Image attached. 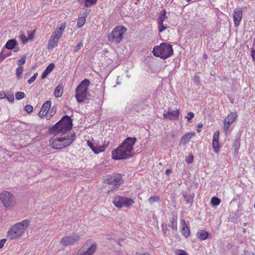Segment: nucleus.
Here are the masks:
<instances>
[{
	"label": "nucleus",
	"instance_id": "37",
	"mask_svg": "<svg viewBox=\"0 0 255 255\" xmlns=\"http://www.w3.org/2000/svg\"><path fill=\"white\" fill-rule=\"evenodd\" d=\"M24 110L27 112V113L30 114L33 111V107L31 105H27L25 106Z\"/></svg>",
	"mask_w": 255,
	"mask_h": 255
},
{
	"label": "nucleus",
	"instance_id": "5",
	"mask_svg": "<svg viewBox=\"0 0 255 255\" xmlns=\"http://www.w3.org/2000/svg\"><path fill=\"white\" fill-rule=\"evenodd\" d=\"M90 85V81L85 79L77 87L75 90V97L78 103H82L88 99L87 90Z\"/></svg>",
	"mask_w": 255,
	"mask_h": 255
},
{
	"label": "nucleus",
	"instance_id": "43",
	"mask_svg": "<svg viewBox=\"0 0 255 255\" xmlns=\"http://www.w3.org/2000/svg\"><path fill=\"white\" fill-rule=\"evenodd\" d=\"M118 244L120 246H123L126 244V242L125 239H121L118 240Z\"/></svg>",
	"mask_w": 255,
	"mask_h": 255
},
{
	"label": "nucleus",
	"instance_id": "45",
	"mask_svg": "<svg viewBox=\"0 0 255 255\" xmlns=\"http://www.w3.org/2000/svg\"><path fill=\"white\" fill-rule=\"evenodd\" d=\"M34 221H33L32 220L31 218H30V219H25L20 222H19L18 223H23V224H25V223H29L30 222H33Z\"/></svg>",
	"mask_w": 255,
	"mask_h": 255
},
{
	"label": "nucleus",
	"instance_id": "27",
	"mask_svg": "<svg viewBox=\"0 0 255 255\" xmlns=\"http://www.w3.org/2000/svg\"><path fill=\"white\" fill-rule=\"evenodd\" d=\"M51 107L50 101H46L42 105L41 110L46 113H47L48 111L50 109Z\"/></svg>",
	"mask_w": 255,
	"mask_h": 255
},
{
	"label": "nucleus",
	"instance_id": "50",
	"mask_svg": "<svg viewBox=\"0 0 255 255\" xmlns=\"http://www.w3.org/2000/svg\"><path fill=\"white\" fill-rule=\"evenodd\" d=\"M46 115H47V114L45 112L42 111L41 110H40V111L38 113V116L40 117H44V116H45L46 117Z\"/></svg>",
	"mask_w": 255,
	"mask_h": 255
},
{
	"label": "nucleus",
	"instance_id": "54",
	"mask_svg": "<svg viewBox=\"0 0 255 255\" xmlns=\"http://www.w3.org/2000/svg\"><path fill=\"white\" fill-rule=\"evenodd\" d=\"M203 127V124L200 123V124H199L198 125V129H197V131L198 132H200V128H202Z\"/></svg>",
	"mask_w": 255,
	"mask_h": 255
},
{
	"label": "nucleus",
	"instance_id": "19",
	"mask_svg": "<svg viewBox=\"0 0 255 255\" xmlns=\"http://www.w3.org/2000/svg\"><path fill=\"white\" fill-rule=\"evenodd\" d=\"M109 141H105L104 144L102 146H97L93 152L96 154H98L101 152L105 151V149L108 147Z\"/></svg>",
	"mask_w": 255,
	"mask_h": 255
},
{
	"label": "nucleus",
	"instance_id": "10",
	"mask_svg": "<svg viewBox=\"0 0 255 255\" xmlns=\"http://www.w3.org/2000/svg\"><path fill=\"white\" fill-rule=\"evenodd\" d=\"M26 229L25 224H14L9 230L8 236L13 239L21 236Z\"/></svg>",
	"mask_w": 255,
	"mask_h": 255
},
{
	"label": "nucleus",
	"instance_id": "46",
	"mask_svg": "<svg viewBox=\"0 0 255 255\" xmlns=\"http://www.w3.org/2000/svg\"><path fill=\"white\" fill-rule=\"evenodd\" d=\"M6 241V240L5 239H3L0 240V249H1L3 247Z\"/></svg>",
	"mask_w": 255,
	"mask_h": 255
},
{
	"label": "nucleus",
	"instance_id": "44",
	"mask_svg": "<svg viewBox=\"0 0 255 255\" xmlns=\"http://www.w3.org/2000/svg\"><path fill=\"white\" fill-rule=\"evenodd\" d=\"M88 145L90 147V148L93 151V150H95L96 146L94 145V144L91 142L89 140H88L87 142Z\"/></svg>",
	"mask_w": 255,
	"mask_h": 255
},
{
	"label": "nucleus",
	"instance_id": "55",
	"mask_svg": "<svg viewBox=\"0 0 255 255\" xmlns=\"http://www.w3.org/2000/svg\"><path fill=\"white\" fill-rule=\"evenodd\" d=\"M6 57L5 56L3 55L2 53L1 52L0 54V62L1 61H2L4 59H5Z\"/></svg>",
	"mask_w": 255,
	"mask_h": 255
},
{
	"label": "nucleus",
	"instance_id": "51",
	"mask_svg": "<svg viewBox=\"0 0 255 255\" xmlns=\"http://www.w3.org/2000/svg\"><path fill=\"white\" fill-rule=\"evenodd\" d=\"M135 255H151L150 254L146 252H137Z\"/></svg>",
	"mask_w": 255,
	"mask_h": 255
},
{
	"label": "nucleus",
	"instance_id": "47",
	"mask_svg": "<svg viewBox=\"0 0 255 255\" xmlns=\"http://www.w3.org/2000/svg\"><path fill=\"white\" fill-rule=\"evenodd\" d=\"M34 33L31 32H28L27 34V40H32L33 38Z\"/></svg>",
	"mask_w": 255,
	"mask_h": 255
},
{
	"label": "nucleus",
	"instance_id": "49",
	"mask_svg": "<svg viewBox=\"0 0 255 255\" xmlns=\"http://www.w3.org/2000/svg\"><path fill=\"white\" fill-rule=\"evenodd\" d=\"M176 254L177 255H187L186 252L182 250H179L177 253Z\"/></svg>",
	"mask_w": 255,
	"mask_h": 255
},
{
	"label": "nucleus",
	"instance_id": "13",
	"mask_svg": "<svg viewBox=\"0 0 255 255\" xmlns=\"http://www.w3.org/2000/svg\"><path fill=\"white\" fill-rule=\"evenodd\" d=\"M80 237L76 234H74L72 236H66L63 238L61 240V244L64 246H71L79 240Z\"/></svg>",
	"mask_w": 255,
	"mask_h": 255
},
{
	"label": "nucleus",
	"instance_id": "39",
	"mask_svg": "<svg viewBox=\"0 0 255 255\" xmlns=\"http://www.w3.org/2000/svg\"><path fill=\"white\" fill-rule=\"evenodd\" d=\"M38 75L37 73H35L28 80V83L29 84H31L32 83H33L35 80L36 79L37 76Z\"/></svg>",
	"mask_w": 255,
	"mask_h": 255
},
{
	"label": "nucleus",
	"instance_id": "48",
	"mask_svg": "<svg viewBox=\"0 0 255 255\" xmlns=\"http://www.w3.org/2000/svg\"><path fill=\"white\" fill-rule=\"evenodd\" d=\"M20 37L23 43H26L27 42V38L24 35L21 34Z\"/></svg>",
	"mask_w": 255,
	"mask_h": 255
},
{
	"label": "nucleus",
	"instance_id": "58",
	"mask_svg": "<svg viewBox=\"0 0 255 255\" xmlns=\"http://www.w3.org/2000/svg\"><path fill=\"white\" fill-rule=\"evenodd\" d=\"M170 173H171V171L170 169H167L165 171V174L167 175H168Z\"/></svg>",
	"mask_w": 255,
	"mask_h": 255
},
{
	"label": "nucleus",
	"instance_id": "42",
	"mask_svg": "<svg viewBox=\"0 0 255 255\" xmlns=\"http://www.w3.org/2000/svg\"><path fill=\"white\" fill-rule=\"evenodd\" d=\"M188 117H186L187 121L190 122L191 119L194 117V114L192 112H189L188 113Z\"/></svg>",
	"mask_w": 255,
	"mask_h": 255
},
{
	"label": "nucleus",
	"instance_id": "1",
	"mask_svg": "<svg viewBox=\"0 0 255 255\" xmlns=\"http://www.w3.org/2000/svg\"><path fill=\"white\" fill-rule=\"evenodd\" d=\"M136 141L135 137H128L115 150L112 151L115 159H126L132 156L133 146Z\"/></svg>",
	"mask_w": 255,
	"mask_h": 255
},
{
	"label": "nucleus",
	"instance_id": "30",
	"mask_svg": "<svg viewBox=\"0 0 255 255\" xmlns=\"http://www.w3.org/2000/svg\"><path fill=\"white\" fill-rule=\"evenodd\" d=\"M149 203L151 204L155 202H159L160 201V199L158 196H153L150 197L148 200Z\"/></svg>",
	"mask_w": 255,
	"mask_h": 255
},
{
	"label": "nucleus",
	"instance_id": "36",
	"mask_svg": "<svg viewBox=\"0 0 255 255\" xmlns=\"http://www.w3.org/2000/svg\"><path fill=\"white\" fill-rule=\"evenodd\" d=\"M233 146L234 148L238 150L240 146V140L238 138L236 139L233 143Z\"/></svg>",
	"mask_w": 255,
	"mask_h": 255
},
{
	"label": "nucleus",
	"instance_id": "22",
	"mask_svg": "<svg viewBox=\"0 0 255 255\" xmlns=\"http://www.w3.org/2000/svg\"><path fill=\"white\" fill-rule=\"evenodd\" d=\"M16 44V41L15 39H12L7 41L5 45V47L8 49L12 50L15 47Z\"/></svg>",
	"mask_w": 255,
	"mask_h": 255
},
{
	"label": "nucleus",
	"instance_id": "25",
	"mask_svg": "<svg viewBox=\"0 0 255 255\" xmlns=\"http://www.w3.org/2000/svg\"><path fill=\"white\" fill-rule=\"evenodd\" d=\"M182 195L185 201L188 203L192 204L193 202V196L188 194L186 192H183Z\"/></svg>",
	"mask_w": 255,
	"mask_h": 255
},
{
	"label": "nucleus",
	"instance_id": "20",
	"mask_svg": "<svg viewBox=\"0 0 255 255\" xmlns=\"http://www.w3.org/2000/svg\"><path fill=\"white\" fill-rule=\"evenodd\" d=\"M169 118L170 120H176L178 118L180 113L179 110L173 111L172 109H169Z\"/></svg>",
	"mask_w": 255,
	"mask_h": 255
},
{
	"label": "nucleus",
	"instance_id": "23",
	"mask_svg": "<svg viewBox=\"0 0 255 255\" xmlns=\"http://www.w3.org/2000/svg\"><path fill=\"white\" fill-rule=\"evenodd\" d=\"M180 231L183 236L187 238L189 236L190 230L189 227L187 226V224H182Z\"/></svg>",
	"mask_w": 255,
	"mask_h": 255
},
{
	"label": "nucleus",
	"instance_id": "32",
	"mask_svg": "<svg viewBox=\"0 0 255 255\" xmlns=\"http://www.w3.org/2000/svg\"><path fill=\"white\" fill-rule=\"evenodd\" d=\"M23 72V67L19 66L16 70V75L17 78L19 79L20 77L22 74Z\"/></svg>",
	"mask_w": 255,
	"mask_h": 255
},
{
	"label": "nucleus",
	"instance_id": "28",
	"mask_svg": "<svg viewBox=\"0 0 255 255\" xmlns=\"http://www.w3.org/2000/svg\"><path fill=\"white\" fill-rule=\"evenodd\" d=\"M221 200L216 197H213L211 198V204L214 206H218L220 204Z\"/></svg>",
	"mask_w": 255,
	"mask_h": 255
},
{
	"label": "nucleus",
	"instance_id": "38",
	"mask_svg": "<svg viewBox=\"0 0 255 255\" xmlns=\"http://www.w3.org/2000/svg\"><path fill=\"white\" fill-rule=\"evenodd\" d=\"M219 131L217 130L214 133L213 135V141H219Z\"/></svg>",
	"mask_w": 255,
	"mask_h": 255
},
{
	"label": "nucleus",
	"instance_id": "53",
	"mask_svg": "<svg viewBox=\"0 0 255 255\" xmlns=\"http://www.w3.org/2000/svg\"><path fill=\"white\" fill-rule=\"evenodd\" d=\"M251 56L254 61H255V50L252 49L251 52Z\"/></svg>",
	"mask_w": 255,
	"mask_h": 255
},
{
	"label": "nucleus",
	"instance_id": "40",
	"mask_svg": "<svg viewBox=\"0 0 255 255\" xmlns=\"http://www.w3.org/2000/svg\"><path fill=\"white\" fill-rule=\"evenodd\" d=\"M26 61V57L23 56L21 59L19 60L17 63V64L21 66V65L24 64L25 63Z\"/></svg>",
	"mask_w": 255,
	"mask_h": 255
},
{
	"label": "nucleus",
	"instance_id": "33",
	"mask_svg": "<svg viewBox=\"0 0 255 255\" xmlns=\"http://www.w3.org/2000/svg\"><path fill=\"white\" fill-rule=\"evenodd\" d=\"M97 0H86L85 6L86 7H90L92 5L96 3Z\"/></svg>",
	"mask_w": 255,
	"mask_h": 255
},
{
	"label": "nucleus",
	"instance_id": "16",
	"mask_svg": "<svg viewBox=\"0 0 255 255\" xmlns=\"http://www.w3.org/2000/svg\"><path fill=\"white\" fill-rule=\"evenodd\" d=\"M234 18V23L235 26L238 27L240 24V21L243 16V10L241 8H236L234 10L233 14Z\"/></svg>",
	"mask_w": 255,
	"mask_h": 255
},
{
	"label": "nucleus",
	"instance_id": "35",
	"mask_svg": "<svg viewBox=\"0 0 255 255\" xmlns=\"http://www.w3.org/2000/svg\"><path fill=\"white\" fill-rule=\"evenodd\" d=\"M7 100L10 103H13L14 100V95L13 94H9L6 95V97Z\"/></svg>",
	"mask_w": 255,
	"mask_h": 255
},
{
	"label": "nucleus",
	"instance_id": "59",
	"mask_svg": "<svg viewBox=\"0 0 255 255\" xmlns=\"http://www.w3.org/2000/svg\"><path fill=\"white\" fill-rule=\"evenodd\" d=\"M207 56L206 54L204 55V57H205V58H207Z\"/></svg>",
	"mask_w": 255,
	"mask_h": 255
},
{
	"label": "nucleus",
	"instance_id": "34",
	"mask_svg": "<svg viewBox=\"0 0 255 255\" xmlns=\"http://www.w3.org/2000/svg\"><path fill=\"white\" fill-rule=\"evenodd\" d=\"M25 96V94L23 92H18L15 94L16 99L19 100L23 98Z\"/></svg>",
	"mask_w": 255,
	"mask_h": 255
},
{
	"label": "nucleus",
	"instance_id": "60",
	"mask_svg": "<svg viewBox=\"0 0 255 255\" xmlns=\"http://www.w3.org/2000/svg\"><path fill=\"white\" fill-rule=\"evenodd\" d=\"M17 50H18V48H17V50H15L14 51H17Z\"/></svg>",
	"mask_w": 255,
	"mask_h": 255
},
{
	"label": "nucleus",
	"instance_id": "61",
	"mask_svg": "<svg viewBox=\"0 0 255 255\" xmlns=\"http://www.w3.org/2000/svg\"><path fill=\"white\" fill-rule=\"evenodd\" d=\"M187 1H191V0H186Z\"/></svg>",
	"mask_w": 255,
	"mask_h": 255
},
{
	"label": "nucleus",
	"instance_id": "8",
	"mask_svg": "<svg viewBox=\"0 0 255 255\" xmlns=\"http://www.w3.org/2000/svg\"><path fill=\"white\" fill-rule=\"evenodd\" d=\"M97 250V244L92 239L88 240L84 247L79 250L76 255H94Z\"/></svg>",
	"mask_w": 255,
	"mask_h": 255
},
{
	"label": "nucleus",
	"instance_id": "4",
	"mask_svg": "<svg viewBox=\"0 0 255 255\" xmlns=\"http://www.w3.org/2000/svg\"><path fill=\"white\" fill-rule=\"evenodd\" d=\"M152 53L155 57L165 59L173 54V51L171 45L167 43H162L153 48Z\"/></svg>",
	"mask_w": 255,
	"mask_h": 255
},
{
	"label": "nucleus",
	"instance_id": "57",
	"mask_svg": "<svg viewBox=\"0 0 255 255\" xmlns=\"http://www.w3.org/2000/svg\"><path fill=\"white\" fill-rule=\"evenodd\" d=\"M193 161V155L191 156V158L189 159H186V162L188 163H191Z\"/></svg>",
	"mask_w": 255,
	"mask_h": 255
},
{
	"label": "nucleus",
	"instance_id": "21",
	"mask_svg": "<svg viewBox=\"0 0 255 255\" xmlns=\"http://www.w3.org/2000/svg\"><path fill=\"white\" fill-rule=\"evenodd\" d=\"M209 233L204 230H199L196 233L197 237L202 240H205L208 237Z\"/></svg>",
	"mask_w": 255,
	"mask_h": 255
},
{
	"label": "nucleus",
	"instance_id": "41",
	"mask_svg": "<svg viewBox=\"0 0 255 255\" xmlns=\"http://www.w3.org/2000/svg\"><path fill=\"white\" fill-rule=\"evenodd\" d=\"M83 42L82 41L80 42L78 45L76 46V47H75V49L74 50V52H78L81 48V47L83 46Z\"/></svg>",
	"mask_w": 255,
	"mask_h": 255
},
{
	"label": "nucleus",
	"instance_id": "31",
	"mask_svg": "<svg viewBox=\"0 0 255 255\" xmlns=\"http://www.w3.org/2000/svg\"><path fill=\"white\" fill-rule=\"evenodd\" d=\"M212 146H213L214 151L216 153H218L219 152V150H220L219 141H213L212 142Z\"/></svg>",
	"mask_w": 255,
	"mask_h": 255
},
{
	"label": "nucleus",
	"instance_id": "29",
	"mask_svg": "<svg viewBox=\"0 0 255 255\" xmlns=\"http://www.w3.org/2000/svg\"><path fill=\"white\" fill-rule=\"evenodd\" d=\"M86 18L85 17H81L78 19L77 27L78 28L81 27L85 23Z\"/></svg>",
	"mask_w": 255,
	"mask_h": 255
},
{
	"label": "nucleus",
	"instance_id": "7",
	"mask_svg": "<svg viewBox=\"0 0 255 255\" xmlns=\"http://www.w3.org/2000/svg\"><path fill=\"white\" fill-rule=\"evenodd\" d=\"M66 27V23H61L58 25L56 30L52 34L48 43V48L49 49H53L57 44L59 39L61 37L63 32Z\"/></svg>",
	"mask_w": 255,
	"mask_h": 255
},
{
	"label": "nucleus",
	"instance_id": "3",
	"mask_svg": "<svg viewBox=\"0 0 255 255\" xmlns=\"http://www.w3.org/2000/svg\"><path fill=\"white\" fill-rule=\"evenodd\" d=\"M72 127L71 119L68 116H65L56 123L53 127L49 129L51 133H55L56 134H64L69 130Z\"/></svg>",
	"mask_w": 255,
	"mask_h": 255
},
{
	"label": "nucleus",
	"instance_id": "17",
	"mask_svg": "<svg viewBox=\"0 0 255 255\" xmlns=\"http://www.w3.org/2000/svg\"><path fill=\"white\" fill-rule=\"evenodd\" d=\"M195 135L194 132H188L185 135H184L181 138L180 142L183 145L186 144L190 139L192 138V137Z\"/></svg>",
	"mask_w": 255,
	"mask_h": 255
},
{
	"label": "nucleus",
	"instance_id": "12",
	"mask_svg": "<svg viewBox=\"0 0 255 255\" xmlns=\"http://www.w3.org/2000/svg\"><path fill=\"white\" fill-rule=\"evenodd\" d=\"M103 181L105 183L115 186H119L123 183V180L120 174H114L105 176L103 178Z\"/></svg>",
	"mask_w": 255,
	"mask_h": 255
},
{
	"label": "nucleus",
	"instance_id": "18",
	"mask_svg": "<svg viewBox=\"0 0 255 255\" xmlns=\"http://www.w3.org/2000/svg\"><path fill=\"white\" fill-rule=\"evenodd\" d=\"M55 65L53 63L50 64L43 71L41 75V78L42 79H45L47 75L49 74L53 70Z\"/></svg>",
	"mask_w": 255,
	"mask_h": 255
},
{
	"label": "nucleus",
	"instance_id": "2",
	"mask_svg": "<svg viewBox=\"0 0 255 255\" xmlns=\"http://www.w3.org/2000/svg\"><path fill=\"white\" fill-rule=\"evenodd\" d=\"M75 137V133L62 137H58L57 135H55L50 138L49 142L53 148L60 149L69 146L74 141Z\"/></svg>",
	"mask_w": 255,
	"mask_h": 255
},
{
	"label": "nucleus",
	"instance_id": "11",
	"mask_svg": "<svg viewBox=\"0 0 255 255\" xmlns=\"http://www.w3.org/2000/svg\"><path fill=\"white\" fill-rule=\"evenodd\" d=\"M113 202L118 208L129 207L132 205L133 201L125 197L117 196L114 198Z\"/></svg>",
	"mask_w": 255,
	"mask_h": 255
},
{
	"label": "nucleus",
	"instance_id": "15",
	"mask_svg": "<svg viewBox=\"0 0 255 255\" xmlns=\"http://www.w3.org/2000/svg\"><path fill=\"white\" fill-rule=\"evenodd\" d=\"M167 19V16L166 15L165 10H163L160 13L159 17L157 18V23L158 25V31L161 32L167 28V25L163 24V21Z\"/></svg>",
	"mask_w": 255,
	"mask_h": 255
},
{
	"label": "nucleus",
	"instance_id": "26",
	"mask_svg": "<svg viewBox=\"0 0 255 255\" xmlns=\"http://www.w3.org/2000/svg\"><path fill=\"white\" fill-rule=\"evenodd\" d=\"M56 112V108L55 107H52L51 109H50L47 114L46 115V119L47 120H50L51 118L54 116Z\"/></svg>",
	"mask_w": 255,
	"mask_h": 255
},
{
	"label": "nucleus",
	"instance_id": "52",
	"mask_svg": "<svg viewBox=\"0 0 255 255\" xmlns=\"http://www.w3.org/2000/svg\"><path fill=\"white\" fill-rule=\"evenodd\" d=\"M6 97V94L3 92H0V99L5 98Z\"/></svg>",
	"mask_w": 255,
	"mask_h": 255
},
{
	"label": "nucleus",
	"instance_id": "62",
	"mask_svg": "<svg viewBox=\"0 0 255 255\" xmlns=\"http://www.w3.org/2000/svg\"><path fill=\"white\" fill-rule=\"evenodd\" d=\"M252 255H255V254L253 253H252Z\"/></svg>",
	"mask_w": 255,
	"mask_h": 255
},
{
	"label": "nucleus",
	"instance_id": "14",
	"mask_svg": "<svg viewBox=\"0 0 255 255\" xmlns=\"http://www.w3.org/2000/svg\"><path fill=\"white\" fill-rule=\"evenodd\" d=\"M237 117L236 113H231L225 119L224 123V130L227 133L229 127L235 122Z\"/></svg>",
	"mask_w": 255,
	"mask_h": 255
},
{
	"label": "nucleus",
	"instance_id": "9",
	"mask_svg": "<svg viewBox=\"0 0 255 255\" xmlns=\"http://www.w3.org/2000/svg\"><path fill=\"white\" fill-rule=\"evenodd\" d=\"M0 199L5 208H10L15 204L14 196L10 192L3 191L0 194Z\"/></svg>",
	"mask_w": 255,
	"mask_h": 255
},
{
	"label": "nucleus",
	"instance_id": "56",
	"mask_svg": "<svg viewBox=\"0 0 255 255\" xmlns=\"http://www.w3.org/2000/svg\"><path fill=\"white\" fill-rule=\"evenodd\" d=\"M163 117L165 119L166 118H169V111L167 113H164L163 114Z\"/></svg>",
	"mask_w": 255,
	"mask_h": 255
},
{
	"label": "nucleus",
	"instance_id": "6",
	"mask_svg": "<svg viewBox=\"0 0 255 255\" xmlns=\"http://www.w3.org/2000/svg\"><path fill=\"white\" fill-rule=\"evenodd\" d=\"M127 31V28L123 25L115 27L111 33L108 35V41L116 44H118L123 40L124 34Z\"/></svg>",
	"mask_w": 255,
	"mask_h": 255
},
{
	"label": "nucleus",
	"instance_id": "24",
	"mask_svg": "<svg viewBox=\"0 0 255 255\" xmlns=\"http://www.w3.org/2000/svg\"><path fill=\"white\" fill-rule=\"evenodd\" d=\"M63 93V87L61 85H58L55 89L54 95L56 98H59L62 96Z\"/></svg>",
	"mask_w": 255,
	"mask_h": 255
}]
</instances>
